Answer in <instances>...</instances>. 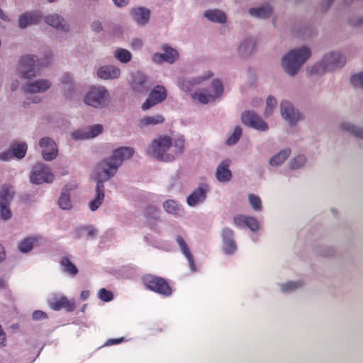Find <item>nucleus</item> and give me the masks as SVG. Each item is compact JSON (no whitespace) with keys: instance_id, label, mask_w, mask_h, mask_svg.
<instances>
[{"instance_id":"obj_1","label":"nucleus","mask_w":363,"mask_h":363,"mask_svg":"<svg viewBox=\"0 0 363 363\" xmlns=\"http://www.w3.org/2000/svg\"><path fill=\"white\" fill-rule=\"evenodd\" d=\"M214 77V72L210 69H205L201 73L191 77H179L177 85L184 92L189 94L193 102L202 105L215 103L220 99L224 92L222 81L214 78L207 86H201Z\"/></svg>"},{"instance_id":"obj_2","label":"nucleus","mask_w":363,"mask_h":363,"mask_svg":"<svg viewBox=\"0 0 363 363\" xmlns=\"http://www.w3.org/2000/svg\"><path fill=\"white\" fill-rule=\"evenodd\" d=\"M184 150V139L167 134L156 135L147 146L145 152L159 161L169 162L180 155Z\"/></svg>"},{"instance_id":"obj_3","label":"nucleus","mask_w":363,"mask_h":363,"mask_svg":"<svg viewBox=\"0 0 363 363\" xmlns=\"http://www.w3.org/2000/svg\"><path fill=\"white\" fill-rule=\"evenodd\" d=\"M345 63L346 58L340 52L330 51L325 53L320 61L308 66L306 71L309 74L321 76L342 68Z\"/></svg>"},{"instance_id":"obj_4","label":"nucleus","mask_w":363,"mask_h":363,"mask_svg":"<svg viewBox=\"0 0 363 363\" xmlns=\"http://www.w3.org/2000/svg\"><path fill=\"white\" fill-rule=\"evenodd\" d=\"M311 55V50L306 46L292 49L282 57L281 67L288 75L294 77Z\"/></svg>"},{"instance_id":"obj_5","label":"nucleus","mask_w":363,"mask_h":363,"mask_svg":"<svg viewBox=\"0 0 363 363\" xmlns=\"http://www.w3.org/2000/svg\"><path fill=\"white\" fill-rule=\"evenodd\" d=\"M82 100L84 104L89 107L103 109L110 104L111 95L106 86L94 84L88 87Z\"/></svg>"},{"instance_id":"obj_6","label":"nucleus","mask_w":363,"mask_h":363,"mask_svg":"<svg viewBox=\"0 0 363 363\" xmlns=\"http://www.w3.org/2000/svg\"><path fill=\"white\" fill-rule=\"evenodd\" d=\"M118 167L109 157L102 160L96 166L94 171V176L96 182H104L113 177L118 170Z\"/></svg>"},{"instance_id":"obj_7","label":"nucleus","mask_w":363,"mask_h":363,"mask_svg":"<svg viewBox=\"0 0 363 363\" xmlns=\"http://www.w3.org/2000/svg\"><path fill=\"white\" fill-rule=\"evenodd\" d=\"M38 56L26 55L23 56L18 62L17 72L22 78L30 79L38 75Z\"/></svg>"},{"instance_id":"obj_8","label":"nucleus","mask_w":363,"mask_h":363,"mask_svg":"<svg viewBox=\"0 0 363 363\" xmlns=\"http://www.w3.org/2000/svg\"><path fill=\"white\" fill-rule=\"evenodd\" d=\"M55 179L54 174L50 168L43 162L36 163L29 174L30 183L38 185L44 183H52Z\"/></svg>"},{"instance_id":"obj_9","label":"nucleus","mask_w":363,"mask_h":363,"mask_svg":"<svg viewBox=\"0 0 363 363\" xmlns=\"http://www.w3.org/2000/svg\"><path fill=\"white\" fill-rule=\"evenodd\" d=\"M243 124L260 132H267L269 125L257 113L253 111H245L241 115Z\"/></svg>"},{"instance_id":"obj_10","label":"nucleus","mask_w":363,"mask_h":363,"mask_svg":"<svg viewBox=\"0 0 363 363\" xmlns=\"http://www.w3.org/2000/svg\"><path fill=\"white\" fill-rule=\"evenodd\" d=\"M281 116L289 125L294 126L303 120V116L300 111L295 108L294 105L287 100H284L280 104Z\"/></svg>"},{"instance_id":"obj_11","label":"nucleus","mask_w":363,"mask_h":363,"mask_svg":"<svg viewBox=\"0 0 363 363\" xmlns=\"http://www.w3.org/2000/svg\"><path fill=\"white\" fill-rule=\"evenodd\" d=\"M143 281L146 287L153 291L164 296H169L172 294L169 284L162 278L147 275Z\"/></svg>"},{"instance_id":"obj_12","label":"nucleus","mask_w":363,"mask_h":363,"mask_svg":"<svg viewBox=\"0 0 363 363\" xmlns=\"http://www.w3.org/2000/svg\"><path fill=\"white\" fill-rule=\"evenodd\" d=\"M13 197V191L9 187H4L0 191V218L8 220L12 217L10 203Z\"/></svg>"},{"instance_id":"obj_13","label":"nucleus","mask_w":363,"mask_h":363,"mask_svg":"<svg viewBox=\"0 0 363 363\" xmlns=\"http://www.w3.org/2000/svg\"><path fill=\"white\" fill-rule=\"evenodd\" d=\"M38 145L41 149L42 157L45 161H52L57 157L58 147L53 139L49 137L42 138Z\"/></svg>"},{"instance_id":"obj_14","label":"nucleus","mask_w":363,"mask_h":363,"mask_svg":"<svg viewBox=\"0 0 363 363\" xmlns=\"http://www.w3.org/2000/svg\"><path fill=\"white\" fill-rule=\"evenodd\" d=\"M210 189L206 184H200L187 197L186 203L189 207H196L203 203Z\"/></svg>"},{"instance_id":"obj_15","label":"nucleus","mask_w":363,"mask_h":363,"mask_svg":"<svg viewBox=\"0 0 363 363\" xmlns=\"http://www.w3.org/2000/svg\"><path fill=\"white\" fill-rule=\"evenodd\" d=\"M167 98V91L163 86H155L150 93L148 98L142 105V109L147 111L155 105L164 101Z\"/></svg>"},{"instance_id":"obj_16","label":"nucleus","mask_w":363,"mask_h":363,"mask_svg":"<svg viewBox=\"0 0 363 363\" xmlns=\"http://www.w3.org/2000/svg\"><path fill=\"white\" fill-rule=\"evenodd\" d=\"M96 77L104 81H113L121 78V70L114 65L100 66L96 72Z\"/></svg>"},{"instance_id":"obj_17","label":"nucleus","mask_w":363,"mask_h":363,"mask_svg":"<svg viewBox=\"0 0 363 363\" xmlns=\"http://www.w3.org/2000/svg\"><path fill=\"white\" fill-rule=\"evenodd\" d=\"M52 86V82L48 79H38L27 82L23 86V90L28 94H43Z\"/></svg>"},{"instance_id":"obj_18","label":"nucleus","mask_w":363,"mask_h":363,"mask_svg":"<svg viewBox=\"0 0 363 363\" xmlns=\"http://www.w3.org/2000/svg\"><path fill=\"white\" fill-rule=\"evenodd\" d=\"M78 185L76 182H70L65 184L58 199V204L63 210H70L72 208L71 192L77 189Z\"/></svg>"},{"instance_id":"obj_19","label":"nucleus","mask_w":363,"mask_h":363,"mask_svg":"<svg viewBox=\"0 0 363 363\" xmlns=\"http://www.w3.org/2000/svg\"><path fill=\"white\" fill-rule=\"evenodd\" d=\"M233 223L238 228L247 227L252 232H257L261 229V223L253 216L239 214L234 217Z\"/></svg>"},{"instance_id":"obj_20","label":"nucleus","mask_w":363,"mask_h":363,"mask_svg":"<svg viewBox=\"0 0 363 363\" xmlns=\"http://www.w3.org/2000/svg\"><path fill=\"white\" fill-rule=\"evenodd\" d=\"M232 161L230 158H225L221 160L216 170L215 176L216 179L223 184L229 182L232 177L233 174L230 169V166Z\"/></svg>"},{"instance_id":"obj_21","label":"nucleus","mask_w":363,"mask_h":363,"mask_svg":"<svg viewBox=\"0 0 363 363\" xmlns=\"http://www.w3.org/2000/svg\"><path fill=\"white\" fill-rule=\"evenodd\" d=\"M223 250L225 254L232 255L237 250V245L234 240V233L229 228H225L221 232Z\"/></svg>"},{"instance_id":"obj_22","label":"nucleus","mask_w":363,"mask_h":363,"mask_svg":"<svg viewBox=\"0 0 363 363\" xmlns=\"http://www.w3.org/2000/svg\"><path fill=\"white\" fill-rule=\"evenodd\" d=\"M133 154L134 149L133 147H120L115 149L108 157L119 167L125 160L131 158Z\"/></svg>"},{"instance_id":"obj_23","label":"nucleus","mask_w":363,"mask_h":363,"mask_svg":"<svg viewBox=\"0 0 363 363\" xmlns=\"http://www.w3.org/2000/svg\"><path fill=\"white\" fill-rule=\"evenodd\" d=\"M164 211L169 215L182 217L185 214L183 205L175 199H168L162 202Z\"/></svg>"},{"instance_id":"obj_24","label":"nucleus","mask_w":363,"mask_h":363,"mask_svg":"<svg viewBox=\"0 0 363 363\" xmlns=\"http://www.w3.org/2000/svg\"><path fill=\"white\" fill-rule=\"evenodd\" d=\"M46 23L57 30L67 33L69 30V26L66 20L60 14L51 13L45 17Z\"/></svg>"},{"instance_id":"obj_25","label":"nucleus","mask_w":363,"mask_h":363,"mask_svg":"<svg viewBox=\"0 0 363 363\" xmlns=\"http://www.w3.org/2000/svg\"><path fill=\"white\" fill-rule=\"evenodd\" d=\"M274 12L272 6L269 3H265L255 7H252L249 9V14L257 19H268L269 18Z\"/></svg>"},{"instance_id":"obj_26","label":"nucleus","mask_w":363,"mask_h":363,"mask_svg":"<svg viewBox=\"0 0 363 363\" xmlns=\"http://www.w3.org/2000/svg\"><path fill=\"white\" fill-rule=\"evenodd\" d=\"M49 305L55 311H59L62 308L68 311H73L75 309V303L72 300H69L66 296H54L49 301Z\"/></svg>"},{"instance_id":"obj_27","label":"nucleus","mask_w":363,"mask_h":363,"mask_svg":"<svg viewBox=\"0 0 363 363\" xmlns=\"http://www.w3.org/2000/svg\"><path fill=\"white\" fill-rule=\"evenodd\" d=\"M105 198V186L101 182H96L94 189V196L89 202V208L95 211L102 205Z\"/></svg>"},{"instance_id":"obj_28","label":"nucleus","mask_w":363,"mask_h":363,"mask_svg":"<svg viewBox=\"0 0 363 363\" xmlns=\"http://www.w3.org/2000/svg\"><path fill=\"white\" fill-rule=\"evenodd\" d=\"M130 14L134 22L139 26H145L149 22L150 11L147 8L137 7L131 10Z\"/></svg>"},{"instance_id":"obj_29","label":"nucleus","mask_w":363,"mask_h":363,"mask_svg":"<svg viewBox=\"0 0 363 363\" xmlns=\"http://www.w3.org/2000/svg\"><path fill=\"white\" fill-rule=\"evenodd\" d=\"M255 40L252 37H246L240 42L237 51L240 56L247 57L255 52Z\"/></svg>"},{"instance_id":"obj_30","label":"nucleus","mask_w":363,"mask_h":363,"mask_svg":"<svg viewBox=\"0 0 363 363\" xmlns=\"http://www.w3.org/2000/svg\"><path fill=\"white\" fill-rule=\"evenodd\" d=\"M41 18L39 11H30L21 14L18 18V26L21 28L37 24Z\"/></svg>"},{"instance_id":"obj_31","label":"nucleus","mask_w":363,"mask_h":363,"mask_svg":"<svg viewBox=\"0 0 363 363\" xmlns=\"http://www.w3.org/2000/svg\"><path fill=\"white\" fill-rule=\"evenodd\" d=\"M176 241H177V243L178 244V245L179 246L182 254L187 259L191 270L193 272H196V264L194 261L193 256L189 250V248L188 247V245H187L186 241L180 235L177 236Z\"/></svg>"},{"instance_id":"obj_32","label":"nucleus","mask_w":363,"mask_h":363,"mask_svg":"<svg viewBox=\"0 0 363 363\" xmlns=\"http://www.w3.org/2000/svg\"><path fill=\"white\" fill-rule=\"evenodd\" d=\"M146 82L147 77L143 73L137 72L133 75V80L130 83L131 88L135 92H143L146 90Z\"/></svg>"},{"instance_id":"obj_33","label":"nucleus","mask_w":363,"mask_h":363,"mask_svg":"<svg viewBox=\"0 0 363 363\" xmlns=\"http://www.w3.org/2000/svg\"><path fill=\"white\" fill-rule=\"evenodd\" d=\"M203 16L208 21L213 23L223 24L225 23L227 20V16L225 13L223 11L216 9L206 10L204 12Z\"/></svg>"},{"instance_id":"obj_34","label":"nucleus","mask_w":363,"mask_h":363,"mask_svg":"<svg viewBox=\"0 0 363 363\" xmlns=\"http://www.w3.org/2000/svg\"><path fill=\"white\" fill-rule=\"evenodd\" d=\"M164 118L161 114L154 116H146L141 118L138 122L140 128H143L150 125H156L164 123Z\"/></svg>"},{"instance_id":"obj_35","label":"nucleus","mask_w":363,"mask_h":363,"mask_svg":"<svg viewBox=\"0 0 363 363\" xmlns=\"http://www.w3.org/2000/svg\"><path fill=\"white\" fill-rule=\"evenodd\" d=\"M340 128L341 130L358 138L359 139L363 140V128L355 125L354 124L344 121L340 124Z\"/></svg>"},{"instance_id":"obj_36","label":"nucleus","mask_w":363,"mask_h":363,"mask_svg":"<svg viewBox=\"0 0 363 363\" xmlns=\"http://www.w3.org/2000/svg\"><path fill=\"white\" fill-rule=\"evenodd\" d=\"M291 155V150L289 148H284L275 154L269 159V164L272 167L281 166Z\"/></svg>"},{"instance_id":"obj_37","label":"nucleus","mask_w":363,"mask_h":363,"mask_svg":"<svg viewBox=\"0 0 363 363\" xmlns=\"http://www.w3.org/2000/svg\"><path fill=\"white\" fill-rule=\"evenodd\" d=\"M161 50L163 52H165L166 57H167L168 64L173 65L179 59V51L169 45V44H162L161 45Z\"/></svg>"},{"instance_id":"obj_38","label":"nucleus","mask_w":363,"mask_h":363,"mask_svg":"<svg viewBox=\"0 0 363 363\" xmlns=\"http://www.w3.org/2000/svg\"><path fill=\"white\" fill-rule=\"evenodd\" d=\"M113 55L118 61L121 63L127 64L132 60L131 52L124 48H117L113 52Z\"/></svg>"},{"instance_id":"obj_39","label":"nucleus","mask_w":363,"mask_h":363,"mask_svg":"<svg viewBox=\"0 0 363 363\" xmlns=\"http://www.w3.org/2000/svg\"><path fill=\"white\" fill-rule=\"evenodd\" d=\"M60 263L62 271L65 274L71 277H74L78 274L77 267L71 262L69 258L63 257Z\"/></svg>"},{"instance_id":"obj_40","label":"nucleus","mask_w":363,"mask_h":363,"mask_svg":"<svg viewBox=\"0 0 363 363\" xmlns=\"http://www.w3.org/2000/svg\"><path fill=\"white\" fill-rule=\"evenodd\" d=\"M27 145L25 142L16 143L11 146L14 157L22 159L25 157L27 151Z\"/></svg>"},{"instance_id":"obj_41","label":"nucleus","mask_w":363,"mask_h":363,"mask_svg":"<svg viewBox=\"0 0 363 363\" xmlns=\"http://www.w3.org/2000/svg\"><path fill=\"white\" fill-rule=\"evenodd\" d=\"M37 237H29L23 240L18 245V249L21 252L27 253L31 251L34 245L38 242Z\"/></svg>"},{"instance_id":"obj_42","label":"nucleus","mask_w":363,"mask_h":363,"mask_svg":"<svg viewBox=\"0 0 363 363\" xmlns=\"http://www.w3.org/2000/svg\"><path fill=\"white\" fill-rule=\"evenodd\" d=\"M277 106V101L273 96H269L266 100V106L264 111V116L269 118L274 112Z\"/></svg>"},{"instance_id":"obj_43","label":"nucleus","mask_w":363,"mask_h":363,"mask_svg":"<svg viewBox=\"0 0 363 363\" xmlns=\"http://www.w3.org/2000/svg\"><path fill=\"white\" fill-rule=\"evenodd\" d=\"M247 199L250 206L255 212H261L262 211V202L259 196L255 194H249Z\"/></svg>"},{"instance_id":"obj_44","label":"nucleus","mask_w":363,"mask_h":363,"mask_svg":"<svg viewBox=\"0 0 363 363\" xmlns=\"http://www.w3.org/2000/svg\"><path fill=\"white\" fill-rule=\"evenodd\" d=\"M242 134V129L240 126L237 125L234 128L233 133L226 140V144L229 146L236 144Z\"/></svg>"},{"instance_id":"obj_45","label":"nucleus","mask_w":363,"mask_h":363,"mask_svg":"<svg viewBox=\"0 0 363 363\" xmlns=\"http://www.w3.org/2000/svg\"><path fill=\"white\" fill-rule=\"evenodd\" d=\"M87 135L89 139H93L103 133L104 127L101 124H94L86 127Z\"/></svg>"},{"instance_id":"obj_46","label":"nucleus","mask_w":363,"mask_h":363,"mask_svg":"<svg viewBox=\"0 0 363 363\" xmlns=\"http://www.w3.org/2000/svg\"><path fill=\"white\" fill-rule=\"evenodd\" d=\"M306 162V157L303 155H298L294 157L289 162L290 168L298 169L303 167Z\"/></svg>"},{"instance_id":"obj_47","label":"nucleus","mask_w":363,"mask_h":363,"mask_svg":"<svg viewBox=\"0 0 363 363\" xmlns=\"http://www.w3.org/2000/svg\"><path fill=\"white\" fill-rule=\"evenodd\" d=\"M303 285V282L301 281H289L286 283L280 284V289L284 292L293 291Z\"/></svg>"},{"instance_id":"obj_48","label":"nucleus","mask_w":363,"mask_h":363,"mask_svg":"<svg viewBox=\"0 0 363 363\" xmlns=\"http://www.w3.org/2000/svg\"><path fill=\"white\" fill-rule=\"evenodd\" d=\"M350 82L355 88L363 90V72L354 74L350 78Z\"/></svg>"},{"instance_id":"obj_49","label":"nucleus","mask_w":363,"mask_h":363,"mask_svg":"<svg viewBox=\"0 0 363 363\" xmlns=\"http://www.w3.org/2000/svg\"><path fill=\"white\" fill-rule=\"evenodd\" d=\"M52 60V56L50 53L46 54L41 57H38V69L40 70L43 67H48L51 64Z\"/></svg>"},{"instance_id":"obj_50","label":"nucleus","mask_w":363,"mask_h":363,"mask_svg":"<svg viewBox=\"0 0 363 363\" xmlns=\"http://www.w3.org/2000/svg\"><path fill=\"white\" fill-rule=\"evenodd\" d=\"M72 138L75 140H89L86 128L78 129L71 133Z\"/></svg>"},{"instance_id":"obj_51","label":"nucleus","mask_w":363,"mask_h":363,"mask_svg":"<svg viewBox=\"0 0 363 363\" xmlns=\"http://www.w3.org/2000/svg\"><path fill=\"white\" fill-rule=\"evenodd\" d=\"M152 62L156 65H162L164 62L168 63L167 57H166L165 52H156L152 55Z\"/></svg>"},{"instance_id":"obj_52","label":"nucleus","mask_w":363,"mask_h":363,"mask_svg":"<svg viewBox=\"0 0 363 363\" xmlns=\"http://www.w3.org/2000/svg\"><path fill=\"white\" fill-rule=\"evenodd\" d=\"M98 297L103 301L108 302L113 298V294L106 289H101L98 292Z\"/></svg>"},{"instance_id":"obj_53","label":"nucleus","mask_w":363,"mask_h":363,"mask_svg":"<svg viewBox=\"0 0 363 363\" xmlns=\"http://www.w3.org/2000/svg\"><path fill=\"white\" fill-rule=\"evenodd\" d=\"M61 82L67 86L69 89H73L74 82L73 77L69 74H65L61 77Z\"/></svg>"},{"instance_id":"obj_54","label":"nucleus","mask_w":363,"mask_h":363,"mask_svg":"<svg viewBox=\"0 0 363 363\" xmlns=\"http://www.w3.org/2000/svg\"><path fill=\"white\" fill-rule=\"evenodd\" d=\"M14 157L11 149H9L6 151L0 152V160L4 162H8L11 160Z\"/></svg>"},{"instance_id":"obj_55","label":"nucleus","mask_w":363,"mask_h":363,"mask_svg":"<svg viewBox=\"0 0 363 363\" xmlns=\"http://www.w3.org/2000/svg\"><path fill=\"white\" fill-rule=\"evenodd\" d=\"M130 47L134 50H139L143 47V41L140 38H134L130 43Z\"/></svg>"},{"instance_id":"obj_56","label":"nucleus","mask_w":363,"mask_h":363,"mask_svg":"<svg viewBox=\"0 0 363 363\" xmlns=\"http://www.w3.org/2000/svg\"><path fill=\"white\" fill-rule=\"evenodd\" d=\"M47 318V315L42 311H35L33 313V318L35 320L45 319Z\"/></svg>"},{"instance_id":"obj_57","label":"nucleus","mask_w":363,"mask_h":363,"mask_svg":"<svg viewBox=\"0 0 363 363\" xmlns=\"http://www.w3.org/2000/svg\"><path fill=\"white\" fill-rule=\"evenodd\" d=\"M6 344V335L0 325V346L4 347Z\"/></svg>"},{"instance_id":"obj_58","label":"nucleus","mask_w":363,"mask_h":363,"mask_svg":"<svg viewBox=\"0 0 363 363\" xmlns=\"http://www.w3.org/2000/svg\"><path fill=\"white\" fill-rule=\"evenodd\" d=\"M41 101V99L38 96H33L30 98L26 99L24 101L25 104L29 105L30 103L38 104Z\"/></svg>"},{"instance_id":"obj_59","label":"nucleus","mask_w":363,"mask_h":363,"mask_svg":"<svg viewBox=\"0 0 363 363\" xmlns=\"http://www.w3.org/2000/svg\"><path fill=\"white\" fill-rule=\"evenodd\" d=\"M92 29L96 32H99L102 30V24L99 21H94L91 24Z\"/></svg>"},{"instance_id":"obj_60","label":"nucleus","mask_w":363,"mask_h":363,"mask_svg":"<svg viewBox=\"0 0 363 363\" xmlns=\"http://www.w3.org/2000/svg\"><path fill=\"white\" fill-rule=\"evenodd\" d=\"M114 4L119 7L125 6L128 4L129 0H113Z\"/></svg>"},{"instance_id":"obj_61","label":"nucleus","mask_w":363,"mask_h":363,"mask_svg":"<svg viewBox=\"0 0 363 363\" xmlns=\"http://www.w3.org/2000/svg\"><path fill=\"white\" fill-rule=\"evenodd\" d=\"M333 0H323V5H322V9L323 11H326L330 7V4H332Z\"/></svg>"},{"instance_id":"obj_62","label":"nucleus","mask_w":363,"mask_h":363,"mask_svg":"<svg viewBox=\"0 0 363 363\" xmlns=\"http://www.w3.org/2000/svg\"><path fill=\"white\" fill-rule=\"evenodd\" d=\"M96 230L93 228H89L87 229V235L91 237V238H93L96 235Z\"/></svg>"},{"instance_id":"obj_63","label":"nucleus","mask_w":363,"mask_h":363,"mask_svg":"<svg viewBox=\"0 0 363 363\" xmlns=\"http://www.w3.org/2000/svg\"><path fill=\"white\" fill-rule=\"evenodd\" d=\"M6 257V253L4 247L0 245V262Z\"/></svg>"},{"instance_id":"obj_64","label":"nucleus","mask_w":363,"mask_h":363,"mask_svg":"<svg viewBox=\"0 0 363 363\" xmlns=\"http://www.w3.org/2000/svg\"><path fill=\"white\" fill-rule=\"evenodd\" d=\"M80 296L83 301L86 300L89 296V291H82Z\"/></svg>"}]
</instances>
